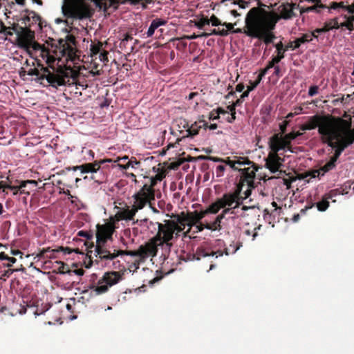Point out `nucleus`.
<instances>
[{
    "instance_id": "40",
    "label": "nucleus",
    "mask_w": 354,
    "mask_h": 354,
    "mask_svg": "<svg viewBox=\"0 0 354 354\" xmlns=\"http://www.w3.org/2000/svg\"><path fill=\"white\" fill-rule=\"evenodd\" d=\"M236 165L239 166H245V165H254V162L249 160L248 157H242V156H234Z\"/></svg>"
},
{
    "instance_id": "24",
    "label": "nucleus",
    "mask_w": 354,
    "mask_h": 354,
    "mask_svg": "<svg viewBox=\"0 0 354 354\" xmlns=\"http://www.w3.org/2000/svg\"><path fill=\"white\" fill-rule=\"evenodd\" d=\"M166 24H167V21L166 20L162 19H160V18H156L155 19H153L151 21V23L150 24V26L148 28V30L145 33L146 35H147L146 37H152L153 35L154 34L155 30L158 28H159L161 26H164Z\"/></svg>"
},
{
    "instance_id": "51",
    "label": "nucleus",
    "mask_w": 354,
    "mask_h": 354,
    "mask_svg": "<svg viewBox=\"0 0 354 354\" xmlns=\"http://www.w3.org/2000/svg\"><path fill=\"white\" fill-rule=\"evenodd\" d=\"M223 162L229 165L234 170H239L238 167L236 166L235 158L231 160L230 157H227L223 159Z\"/></svg>"
},
{
    "instance_id": "59",
    "label": "nucleus",
    "mask_w": 354,
    "mask_h": 354,
    "mask_svg": "<svg viewBox=\"0 0 354 354\" xmlns=\"http://www.w3.org/2000/svg\"><path fill=\"white\" fill-rule=\"evenodd\" d=\"M58 264H60V267L59 268V273H61V274H64L66 272H69V270L66 268V264H65L64 262L62 261H57L56 262Z\"/></svg>"
},
{
    "instance_id": "18",
    "label": "nucleus",
    "mask_w": 354,
    "mask_h": 354,
    "mask_svg": "<svg viewBox=\"0 0 354 354\" xmlns=\"http://www.w3.org/2000/svg\"><path fill=\"white\" fill-rule=\"evenodd\" d=\"M252 35L253 38L263 41L266 45L273 43L274 39L276 38L272 30L259 28H255L254 33Z\"/></svg>"
},
{
    "instance_id": "21",
    "label": "nucleus",
    "mask_w": 354,
    "mask_h": 354,
    "mask_svg": "<svg viewBox=\"0 0 354 354\" xmlns=\"http://www.w3.org/2000/svg\"><path fill=\"white\" fill-rule=\"evenodd\" d=\"M28 13L26 16L23 18V22L25 26L30 28L35 24L38 23L39 26L41 29L43 27L41 17L35 11L26 10Z\"/></svg>"
},
{
    "instance_id": "48",
    "label": "nucleus",
    "mask_w": 354,
    "mask_h": 354,
    "mask_svg": "<svg viewBox=\"0 0 354 354\" xmlns=\"http://www.w3.org/2000/svg\"><path fill=\"white\" fill-rule=\"evenodd\" d=\"M209 19L208 18L202 17L197 22H196L195 25L199 29H203L205 26L209 25Z\"/></svg>"
},
{
    "instance_id": "60",
    "label": "nucleus",
    "mask_w": 354,
    "mask_h": 354,
    "mask_svg": "<svg viewBox=\"0 0 354 354\" xmlns=\"http://www.w3.org/2000/svg\"><path fill=\"white\" fill-rule=\"evenodd\" d=\"M236 25V23L232 24V23H227L224 22L222 24V26H225L227 29H225V30H227V35H229V32H232V30L234 28V26Z\"/></svg>"
},
{
    "instance_id": "5",
    "label": "nucleus",
    "mask_w": 354,
    "mask_h": 354,
    "mask_svg": "<svg viewBox=\"0 0 354 354\" xmlns=\"http://www.w3.org/2000/svg\"><path fill=\"white\" fill-rule=\"evenodd\" d=\"M240 189L234 188L232 192L225 193L221 198H217L212 203V211L218 213L222 208H232V214H236L241 207V198H239Z\"/></svg>"
},
{
    "instance_id": "47",
    "label": "nucleus",
    "mask_w": 354,
    "mask_h": 354,
    "mask_svg": "<svg viewBox=\"0 0 354 354\" xmlns=\"http://www.w3.org/2000/svg\"><path fill=\"white\" fill-rule=\"evenodd\" d=\"M223 211L220 214H218L216 218L218 219V221L221 223V221L225 218V216L227 214H231L232 215V208H222Z\"/></svg>"
},
{
    "instance_id": "43",
    "label": "nucleus",
    "mask_w": 354,
    "mask_h": 354,
    "mask_svg": "<svg viewBox=\"0 0 354 354\" xmlns=\"http://www.w3.org/2000/svg\"><path fill=\"white\" fill-rule=\"evenodd\" d=\"M204 226L206 229L215 231L221 229V222L218 221V219L215 218L213 222L207 223L204 225Z\"/></svg>"
},
{
    "instance_id": "46",
    "label": "nucleus",
    "mask_w": 354,
    "mask_h": 354,
    "mask_svg": "<svg viewBox=\"0 0 354 354\" xmlns=\"http://www.w3.org/2000/svg\"><path fill=\"white\" fill-rule=\"evenodd\" d=\"M140 162L137 161L136 158L134 160H130L127 162L125 165H120V167L122 169H127L129 167H131L132 168H135L136 165H138Z\"/></svg>"
},
{
    "instance_id": "41",
    "label": "nucleus",
    "mask_w": 354,
    "mask_h": 354,
    "mask_svg": "<svg viewBox=\"0 0 354 354\" xmlns=\"http://www.w3.org/2000/svg\"><path fill=\"white\" fill-rule=\"evenodd\" d=\"M146 178L148 179V181L147 183H146L143 186H146L147 187V192H151V193H154L155 194V191H154V189L153 187L156 185L158 181L154 178V177H145Z\"/></svg>"
},
{
    "instance_id": "53",
    "label": "nucleus",
    "mask_w": 354,
    "mask_h": 354,
    "mask_svg": "<svg viewBox=\"0 0 354 354\" xmlns=\"http://www.w3.org/2000/svg\"><path fill=\"white\" fill-rule=\"evenodd\" d=\"M209 19V24H212V26H218L219 25L222 26V22L221 20L216 17L214 15H212Z\"/></svg>"
},
{
    "instance_id": "34",
    "label": "nucleus",
    "mask_w": 354,
    "mask_h": 354,
    "mask_svg": "<svg viewBox=\"0 0 354 354\" xmlns=\"http://www.w3.org/2000/svg\"><path fill=\"white\" fill-rule=\"evenodd\" d=\"M337 161V160L336 159L331 157L327 163H326L323 167H321L320 170L322 171V176H324L325 173L333 169L336 167Z\"/></svg>"
},
{
    "instance_id": "39",
    "label": "nucleus",
    "mask_w": 354,
    "mask_h": 354,
    "mask_svg": "<svg viewBox=\"0 0 354 354\" xmlns=\"http://www.w3.org/2000/svg\"><path fill=\"white\" fill-rule=\"evenodd\" d=\"M141 222L145 223L147 228L151 232V233L157 232L158 230V225H161V223L159 222H153L151 221H149L148 219L145 218Z\"/></svg>"
},
{
    "instance_id": "27",
    "label": "nucleus",
    "mask_w": 354,
    "mask_h": 354,
    "mask_svg": "<svg viewBox=\"0 0 354 354\" xmlns=\"http://www.w3.org/2000/svg\"><path fill=\"white\" fill-rule=\"evenodd\" d=\"M243 183L242 182H240L239 184L236 185L235 188H239L240 189V194L239 198H241L240 201L241 205H243V201L247 199L252 193V189L251 187H253V185L252 186L248 185V188L246 190L243 191Z\"/></svg>"
},
{
    "instance_id": "3",
    "label": "nucleus",
    "mask_w": 354,
    "mask_h": 354,
    "mask_svg": "<svg viewBox=\"0 0 354 354\" xmlns=\"http://www.w3.org/2000/svg\"><path fill=\"white\" fill-rule=\"evenodd\" d=\"M337 118L330 115H321L319 114L308 117L307 121L299 128L301 131H309L318 128L317 131L320 136V140L325 137L336 124Z\"/></svg>"
},
{
    "instance_id": "52",
    "label": "nucleus",
    "mask_w": 354,
    "mask_h": 354,
    "mask_svg": "<svg viewBox=\"0 0 354 354\" xmlns=\"http://www.w3.org/2000/svg\"><path fill=\"white\" fill-rule=\"evenodd\" d=\"M339 28H346V29H348L350 31H352L354 30V24L353 23H351V21H349L348 19H346V21L344 22L339 24Z\"/></svg>"
},
{
    "instance_id": "62",
    "label": "nucleus",
    "mask_w": 354,
    "mask_h": 354,
    "mask_svg": "<svg viewBox=\"0 0 354 354\" xmlns=\"http://www.w3.org/2000/svg\"><path fill=\"white\" fill-rule=\"evenodd\" d=\"M225 170V167L224 165H220L217 166V167L216 169V176L218 177L222 176L223 175Z\"/></svg>"
},
{
    "instance_id": "2",
    "label": "nucleus",
    "mask_w": 354,
    "mask_h": 354,
    "mask_svg": "<svg viewBox=\"0 0 354 354\" xmlns=\"http://www.w3.org/2000/svg\"><path fill=\"white\" fill-rule=\"evenodd\" d=\"M158 252V248L156 247L153 242H147L141 245L137 250H122L113 249L111 250H105L100 249L98 253L101 256V261H105L106 264L110 261H113L119 255H128L131 257H138L140 259H145L149 257H155Z\"/></svg>"
},
{
    "instance_id": "20",
    "label": "nucleus",
    "mask_w": 354,
    "mask_h": 354,
    "mask_svg": "<svg viewBox=\"0 0 354 354\" xmlns=\"http://www.w3.org/2000/svg\"><path fill=\"white\" fill-rule=\"evenodd\" d=\"M239 171L241 172L243 181H245L248 185L252 186V185L254 184V179L255 178L256 171H257L256 165L254 163V165H250V166L247 168L239 169Z\"/></svg>"
},
{
    "instance_id": "8",
    "label": "nucleus",
    "mask_w": 354,
    "mask_h": 354,
    "mask_svg": "<svg viewBox=\"0 0 354 354\" xmlns=\"http://www.w3.org/2000/svg\"><path fill=\"white\" fill-rule=\"evenodd\" d=\"M240 246V243L236 245L231 244L229 247L225 248L224 251L217 250L216 252L209 248H198L195 254H194V259L200 260L202 258H208L209 261L211 262L209 270H211L216 267V265L213 263V259H217L218 257H222L223 254L227 256L233 254L239 249Z\"/></svg>"
},
{
    "instance_id": "36",
    "label": "nucleus",
    "mask_w": 354,
    "mask_h": 354,
    "mask_svg": "<svg viewBox=\"0 0 354 354\" xmlns=\"http://www.w3.org/2000/svg\"><path fill=\"white\" fill-rule=\"evenodd\" d=\"M62 55H67L69 59H73L75 56V48L68 42L67 46L62 50Z\"/></svg>"
},
{
    "instance_id": "14",
    "label": "nucleus",
    "mask_w": 354,
    "mask_h": 354,
    "mask_svg": "<svg viewBox=\"0 0 354 354\" xmlns=\"http://www.w3.org/2000/svg\"><path fill=\"white\" fill-rule=\"evenodd\" d=\"M178 125L185 129L186 134L184 137L193 138L198 134L201 128L207 129V122L203 120H200L189 125L186 120H180Z\"/></svg>"
},
{
    "instance_id": "6",
    "label": "nucleus",
    "mask_w": 354,
    "mask_h": 354,
    "mask_svg": "<svg viewBox=\"0 0 354 354\" xmlns=\"http://www.w3.org/2000/svg\"><path fill=\"white\" fill-rule=\"evenodd\" d=\"M252 9L257 10L254 15H252L253 20L256 24L255 28L273 30L276 24L280 19L279 15L272 11L267 12L264 9L254 7Z\"/></svg>"
},
{
    "instance_id": "4",
    "label": "nucleus",
    "mask_w": 354,
    "mask_h": 354,
    "mask_svg": "<svg viewBox=\"0 0 354 354\" xmlns=\"http://www.w3.org/2000/svg\"><path fill=\"white\" fill-rule=\"evenodd\" d=\"M321 142L335 149L332 157L337 160L344 149L354 142V136L348 139L336 124Z\"/></svg>"
},
{
    "instance_id": "26",
    "label": "nucleus",
    "mask_w": 354,
    "mask_h": 354,
    "mask_svg": "<svg viewBox=\"0 0 354 354\" xmlns=\"http://www.w3.org/2000/svg\"><path fill=\"white\" fill-rule=\"evenodd\" d=\"M238 209V212L236 214H233L232 215L234 217H246L250 215L248 212H250L251 213L254 212V214L256 213V209L254 206H247V205H241Z\"/></svg>"
},
{
    "instance_id": "7",
    "label": "nucleus",
    "mask_w": 354,
    "mask_h": 354,
    "mask_svg": "<svg viewBox=\"0 0 354 354\" xmlns=\"http://www.w3.org/2000/svg\"><path fill=\"white\" fill-rule=\"evenodd\" d=\"M123 274L116 271L106 272L97 281V285L92 284L89 288L95 295L107 292L111 287L117 284L123 279Z\"/></svg>"
},
{
    "instance_id": "22",
    "label": "nucleus",
    "mask_w": 354,
    "mask_h": 354,
    "mask_svg": "<svg viewBox=\"0 0 354 354\" xmlns=\"http://www.w3.org/2000/svg\"><path fill=\"white\" fill-rule=\"evenodd\" d=\"M294 4L286 3H283L279 7V11L280 12V19H289L294 16L293 12Z\"/></svg>"
},
{
    "instance_id": "45",
    "label": "nucleus",
    "mask_w": 354,
    "mask_h": 354,
    "mask_svg": "<svg viewBox=\"0 0 354 354\" xmlns=\"http://www.w3.org/2000/svg\"><path fill=\"white\" fill-rule=\"evenodd\" d=\"M0 34H3L5 36H12L13 32L6 26L2 21L0 20Z\"/></svg>"
},
{
    "instance_id": "63",
    "label": "nucleus",
    "mask_w": 354,
    "mask_h": 354,
    "mask_svg": "<svg viewBox=\"0 0 354 354\" xmlns=\"http://www.w3.org/2000/svg\"><path fill=\"white\" fill-rule=\"evenodd\" d=\"M338 189H333L330 191L328 193L326 194L325 196H326V198L332 199L333 197L337 196L339 194Z\"/></svg>"
},
{
    "instance_id": "49",
    "label": "nucleus",
    "mask_w": 354,
    "mask_h": 354,
    "mask_svg": "<svg viewBox=\"0 0 354 354\" xmlns=\"http://www.w3.org/2000/svg\"><path fill=\"white\" fill-rule=\"evenodd\" d=\"M46 60V64H48V68H53V72H56L55 71V68L53 66V64L56 60L55 57L53 56V55H51L50 53H49V55L46 57V59H45Z\"/></svg>"
},
{
    "instance_id": "57",
    "label": "nucleus",
    "mask_w": 354,
    "mask_h": 354,
    "mask_svg": "<svg viewBox=\"0 0 354 354\" xmlns=\"http://www.w3.org/2000/svg\"><path fill=\"white\" fill-rule=\"evenodd\" d=\"M302 134H303L302 133H301L299 131H297V132H290L289 133L286 134V139L293 140L296 139L297 137L301 136Z\"/></svg>"
},
{
    "instance_id": "30",
    "label": "nucleus",
    "mask_w": 354,
    "mask_h": 354,
    "mask_svg": "<svg viewBox=\"0 0 354 354\" xmlns=\"http://www.w3.org/2000/svg\"><path fill=\"white\" fill-rule=\"evenodd\" d=\"M274 47L276 48L277 55L272 57L280 62L285 57V53L286 52V49H284L282 41H279L276 44Z\"/></svg>"
},
{
    "instance_id": "9",
    "label": "nucleus",
    "mask_w": 354,
    "mask_h": 354,
    "mask_svg": "<svg viewBox=\"0 0 354 354\" xmlns=\"http://www.w3.org/2000/svg\"><path fill=\"white\" fill-rule=\"evenodd\" d=\"M176 225L174 221L165 220L164 223L158 225V230L156 236L151 239L149 242H153L156 247L163 243L168 244L174 238V234Z\"/></svg>"
},
{
    "instance_id": "19",
    "label": "nucleus",
    "mask_w": 354,
    "mask_h": 354,
    "mask_svg": "<svg viewBox=\"0 0 354 354\" xmlns=\"http://www.w3.org/2000/svg\"><path fill=\"white\" fill-rule=\"evenodd\" d=\"M337 127L348 138H352L354 136V128L352 129V123L351 119L344 120L337 118L336 120Z\"/></svg>"
},
{
    "instance_id": "25",
    "label": "nucleus",
    "mask_w": 354,
    "mask_h": 354,
    "mask_svg": "<svg viewBox=\"0 0 354 354\" xmlns=\"http://www.w3.org/2000/svg\"><path fill=\"white\" fill-rule=\"evenodd\" d=\"M167 216L170 217L171 221H176L178 225L185 227L186 225H188L189 222V217L187 216L184 212H181L180 214H171L169 215V214H167Z\"/></svg>"
},
{
    "instance_id": "29",
    "label": "nucleus",
    "mask_w": 354,
    "mask_h": 354,
    "mask_svg": "<svg viewBox=\"0 0 354 354\" xmlns=\"http://www.w3.org/2000/svg\"><path fill=\"white\" fill-rule=\"evenodd\" d=\"M313 37H316L313 34L306 33L303 34L300 37L295 40L294 48H299L301 44L309 42L313 40Z\"/></svg>"
},
{
    "instance_id": "31",
    "label": "nucleus",
    "mask_w": 354,
    "mask_h": 354,
    "mask_svg": "<svg viewBox=\"0 0 354 354\" xmlns=\"http://www.w3.org/2000/svg\"><path fill=\"white\" fill-rule=\"evenodd\" d=\"M27 184H33L35 186H37V182L35 180H28L21 181L19 186L7 185L6 187L9 189H16V192H14V195H17L19 192V189L24 188Z\"/></svg>"
},
{
    "instance_id": "28",
    "label": "nucleus",
    "mask_w": 354,
    "mask_h": 354,
    "mask_svg": "<svg viewBox=\"0 0 354 354\" xmlns=\"http://www.w3.org/2000/svg\"><path fill=\"white\" fill-rule=\"evenodd\" d=\"M34 51H39L40 54L39 56L43 59H46V57L49 55V50L44 45H41L40 44L34 43L32 46V48L31 49Z\"/></svg>"
},
{
    "instance_id": "44",
    "label": "nucleus",
    "mask_w": 354,
    "mask_h": 354,
    "mask_svg": "<svg viewBox=\"0 0 354 354\" xmlns=\"http://www.w3.org/2000/svg\"><path fill=\"white\" fill-rule=\"evenodd\" d=\"M227 1H232V4L238 5L241 8H246L249 6L250 2L244 0H222V3H225Z\"/></svg>"
},
{
    "instance_id": "38",
    "label": "nucleus",
    "mask_w": 354,
    "mask_h": 354,
    "mask_svg": "<svg viewBox=\"0 0 354 354\" xmlns=\"http://www.w3.org/2000/svg\"><path fill=\"white\" fill-rule=\"evenodd\" d=\"M59 251H63V252H64V254H71V253L73 252V250H72L71 248H68V247H66V248H64V247H62V246L59 247V248L58 249H57V250H50V252H53V253H54V252H59ZM47 252H50V248H46V249H43V250L41 251V252H40V254H39V256L40 257H44V255H45V254H46Z\"/></svg>"
},
{
    "instance_id": "55",
    "label": "nucleus",
    "mask_w": 354,
    "mask_h": 354,
    "mask_svg": "<svg viewBox=\"0 0 354 354\" xmlns=\"http://www.w3.org/2000/svg\"><path fill=\"white\" fill-rule=\"evenodd\" d=\"M108 54L109 53L106 50H103L98 54L97 56L99 57V59L101 62L105 63L109 62Z\"/></svg>"
},
{
    "instance_id": "33",
    "label": "nucleus",
    "mask_w": 354,
    "mask_h": 354,
    "mask_svg": "<svg viewBox=\"0 0 354 354\" xmlns=\"http://www.w3.org/2000/svg\"><path fill=\"white\" fill-rule=\"evenodd\" d=\"M103 44L101 41H97V43H92L91 44V57L97 58L98 54L102 51Z\"/></svg>"
},
{
    "instance_id": "56",
    "label": "nucleus",
    "mask_w": 354,
    "mask_h": 354,
    "mask_svg": "<svg viewBox=\"0 0 354 354\" xmlns=\"http://www.w3.org/2000/svg\"><path fill=\"white\" fill-rule=\"evenodd\" d=\"M154 0H131V3L133 5H138L139 3H141L142 6V8H145L146 4L151 3L153 2Z\"/></svg>"
},
{
    "instance_id": "16",
    "label": "nucleus",
    "mask_w": 354,
    "mask_h": 354,
    "mask_svg": "<svg viewBox=\"0 0 354 354\" xmlns=\"http://www.w3.org/2000/svg\"><path fill=\"white\" fill-rule=\"evenodd\" d=\"M265 160L266 167L272 174L279 171V169L283 165L282 162H283V159L281 158L279 156L278 152L274 150H270Z\"/></svg>"
},
{
    "instance_id": "42",
    "label": "nucleus",
    "mask_w": 354,
    "mask_h": 354,
    "mask_svg": "<svg viewBox=\"0 0 354 354\" xmlns=\"http://www.w3.org/2000/svg\"><path fill=\"white\" fill-rule=\"evenodd\" d=\"M316 206L319 211L324 212L327 209L329 206L328 199L326 198V196L324 195L322 198V200L316 203Z\"/></svg>"
},
{
    "instance_id": "54",
    "label": "nucleus",
    "mask_w": 354,
    "mask_h": 354,
    "mask_svg": "<svg viewBox=\"0 0 354 354\" xmlns=\"http://www.w3.org/2000/svg\"><path fill=\"white\" fill-rule=\"evenodd\" d=\"M322 170H320V168L319 169H315L313 171H310L305 174L304 177L310 176L311 178H315L319 176L320 174L322 175Z\"/></svg>"
},
{
    "instance_id": "32",
    "label": "nucleus",
    "mask_w": 354,
    "mask_h": 354,
    "mask_svg": "<svg viewBox=\"0 0 354 354\" xmlns=\"http://www.w3.org/2000/svg\"><path fill=\"white\" fill-rule=\"evenodd\" d=\"M212 210H213V209L212 207V204H211L210 205H209V207L206 209H205L203 211H201L200 212H194V214H195L194 221H199L208 214H216L217 213L216 210L215 211H212Z\"/></svg>"
},
{
    "instance_id": "12",
    "label": "nucleus",
    "mask_w": 354,
    "mask_h": 354,
    "mask_svg": "<svg viewBox=\"0 0 354 354\" xmlns=\"http://www.w3.org/2000/svg\"><path fill=\"white\" fill-rule=\"evenodd\" d=\"M146 191H147V187L142 186V187L132 196L134 199L133 207L136 208L137 212L143 209L147 203H149L151 201L155 198L154 193L147 192Z\"/></svg>"
},
{
    "instance_id": "37",
    "label": "nucleus",
    "mask_w": 354,
    "mask_h": 354,
    "mask_svg": "<svg viewBox=\"0 0 354 354\" xmlns=\"http://www.w3.org/2000/svg\"><path fill=\"white\" fill-rule=\"evenodd\" d=\"M324 28L326 32L333 30L339 28V22L337 18L332 19L324 23Z\"/></svg>"
},
{
    "instance_id": "11",
    "label": "nucleus",
    "mask_w": 354,
    "mask_h": 354,
    "mask_svg": "<svg viewBox=\"0 0 354 354\" xmlns=\"http://www.w3.org/2000/svg\"><path fill=\"white\" fill-rule=\"evenodd\" d=\"M35 32L30 30V28L25 26L17 37V45L19 48L24 49L30 57L32 55V48L35 41Z\"/></svg>"
},
{
    "instance_id": "61",
    "label": "nucleus",
    "mask_w": 354,
    "mask_h": 354,
    "mask_svg": "<svg viewBox=\"0 0 354 354\" xmlns=\"http://www.w3.org/2000/svg\"><path fill=\"white\" fill-rule=\"evenodd\" d=\"M319 87L317 86H311L308 90V95L314 96L318 93Z\"/></svg>"
},
{
    "instance_id": "23",
    "label": "nucleus",
    "mask_w": 354,
    "mask_h": 354,
    "mask_svg": "<svg viewBox=\"0 0 354 354\" xmlns=\"http://www.w3.org/2000/svg\"><path fill=\"white\" fill-rule=\"evenodd\" d=\"M137 212H138L136 210V208H133V207L130 208L127 205L126 207L122 209L118 212L117 216L121 220L132 221Z\"/></svg>"
},
{
    "instance_id": "1",
    "label": "nucleus",
    "mask_w": 354,
    "mask_h": 354,
    "mask_svg": "<svg viewBox=\"0 0 354 354\" xmlns=\"http://www.w3.org/2000/svg\"><path fill=\"white\" fill-rule=\"evenodd\" d=\"M38 67L41 66V70L37 68H31L27 74L30 76H37L38 80H46L48 84L57 88L59 86L70 84V81L73 72L71 67L58 68L56 72H51L48 67H44L39 59H36Z\"/></svg>"
},
{
    "instance_id": "15",
    "label": "nucleus",
    "mask_w": 354,
    "mask_h": 354,
    "mask_svg": "<svg viewBox=\"0 0 354 354\" xmlns=\"http://www.w3.org/2000/svg\"><path fill=\"white\" fill-rule=\"evenodd\" d=\"M257 12V10L250 9L247 13L245 19V27L243 28H234L232 33H243L245 35L253 38V33H254L256 24L253 20L252 15Z\"/></svg>"
},
{
    "instance_id": "58",
    "label": "nucleus",
    "mask_w": 354,
    "mask_h": 354,
    "mask_svg": "<svg viewBox=\"0 0 354 354\" xmlns=\"http://www.w3.org/2000/svg\"><path fill=\"white\" fill-rule=\"evenodd\" d=\"M288 124L289 121L284 120L279 124V129L281 131V133L279 134H281V136H283V134L286 133Z\"/></svg>"
},
{
    "instance_id": "13",
    "label": "nucleus",
    "mask_w": 354,
    "mask_h": 354,
    "mask_svg": "<svg viewBox=\"0 0 354 354\" xmlns=\"http://www.w3.org/2000/svg\"><path fill=\"white\" fill-rule=\"evenodd\" d=\"M291 141L289 139H286V135L281 136V134L275 133L270 138L268 145L270 150H274L277 152L286 149L292 152Z\"/></svg>"
},
{
    "instance_id": "64",
    "label": "nucleus",
    "mask_w": 354,
    "mask_h": 354,
    "mask_svg": "<svg viewBox=\"0 0 354 354\" xmlns=\"http://www.w3.org/2000/svg\"><path fill=\"white\" fill-rule=\"evenodd\" d=\"M279 62H278L277 59H275L274 58H272V59L270 61L268 62V64H267V69H270L272 68H274L277 64H279Z\"/></svg>"
},
{
    "instance_id": "10",
    "label": "nucleus",
    "mask_w": 354,
    "mask_h": 354,
    "mask_svg": "<svg viewBox=\"0 0 354 354\" xmlns=\"http://www.w3.org/2000/svg\"><path fill=\"white\" fill-rule=\"evenodd\" d=\"M114 231V227L111 223H106L104 225H97L96 232V245L95 248V256L97 258L95 261L97 264L101 261V256L98 253V250H109L106 246V241L111 238Z\"/></svg>"
},
{
    "instance_id": "35",
    "label": "nucleus",
    "mask_w": 354,
    "mask_h": 354,
    "mask_svg": "<svg viewBox=\"0 0 354 354\" xmlns=\"http://www.w3.org/2000/svg\"><path fill=\"white\" fill-rule=\"evenodd\" d=\"M219 35L221 37H225L227 35V30L225 29L220 30L218 29H213L209 32H203L202 34L198 35V37H207L210 35Z\"/></svg>"
},
{
    "instance_id": "17",
    "label": "nucleus",
    "mask_w": 354,
    "mask_h": 354,
    "mask_svg": "<svg viewBox=\"0 0 354 354\" xmlns=\"http://www.w3.org/2000/svg\"><path fill=\"white\" fill-rule=\"evenodd\" d=\"M111 162L112 160L104 159L101 160H95L93 162L85 163L81 165L75 166L73 167V170H80L82 173H96L101 167V165L104 162Z\"/></svg>"
},
{
    "instance_id": "50",
    "label": "nucleus",
    "mask_w": 354,
    "mask_h": 354,
    "mask_svg": "<svg viewBox=\"0 0 354 354\" xmlns=\"http://www.w3.org/2000/svg\"><path fill=\"white\" fill-rule=\"evenodd\" d=\"M24 27L21 26L19 24L14 23L12 26H8V28H10L13 32H15L17 36L19 35L20 32L23 30Z\"/></svg>"
}]
</instances>
